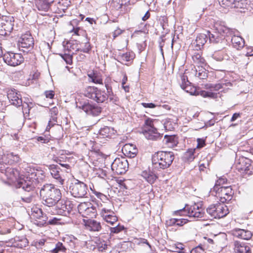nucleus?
<instances>
[{"instance_id": "nucleus-51", "label": "nucleus", "mask_w": 253, "mask_h": 253, "mask_svg": "<svg viewBox=\"0 0 253 253\" xmlns=\"http://www.w3.org/2000/svg\"><path fill=\"white\" fill-rule=\"evenodd\" d=\"M124 228L125 227L123 225L118 224L116 227L110 228V232L111 233L117 234L123 231Z\"/></svg>"}, {"instance_id": "nucleus-14", "label": "nucleus", "mask_w": 253, "mask_h": 253, "mask_svg": "<svg viewBox=\"0 0 253 253\" xmlns=\"http://www.w3.org/2000/svg\"><path fill=\"white\" fill-rule=\"evenodd\" d=\"M218 191H214L220 198V201L222 203L230 201L232 198V190L230 186H222L217 189Z\"/></svg>"}, {"instance_id": "nucleus-52", "label": "nucleus", "mask_w": 253, "mask_h": 253, "mask_svg": "<svg viewBox=\"0 0 253 253\" xmlns=\"http://www.w3.org/2000/svg\"><path fill=\"white\" fill-rule=\"evenodd\" d=\"M99 211H100V214L103 218H104V216L105 215H108L109 216L110 215L115 214L112 209H99Z\"/></svg>"}, {"instance_id": "nucleus-18", "label": "nucleus", "mask_w": 253, "mask_h": 253, "mask_svg": "<svg viewBox=\"0 0 253 253\" xmlns=\"http://www.w3.org/2000/svg\"><path fill=\"white\" fill-rule=\"evenodd\" d=\"M232 86V84L229 82H225V83H220L218 84H208L205 85V88L209 89V92H213V91H222L229 89ZM217 96V94H216Z\"/></svg>"}, {"instance_id": "nucleus-22", "label": "nucleus", "mask_w": 253, "mask_h": 253, "mask_svg": "<svg viewBox=\"0 0 253 253\" xmlns=\"http://www.w3.org/2000/svg\"><path fill=\"white\" fill-rule=\"evenodd\" d=\"M0 171L2 173H4L7 178L12 181L17 179L19 176V171L14 169L11 168H5L4 166H2L0 164Z\"/></svg>"}, {"instance_id": "nucleus-64", "label": "nucleus", "mask_w": 253, "mask_h": 253, "mask_svg": "<svg viewBox=\"0 0 253 253\" xmlns=\"http://www.w3.org/2000/svg\"><path fill=\"white\" fill-rule=\"evenodd\" d=\"M95 195L97 198H99L101 200L106 199V196L100 192H96Z\"/></svg>"}, {"instance_id": "nucleus-11", "label": "nucleus", "mask_w": 253, "mask_h": 253, "mask_svg": "<svg viewBox=\"0 0 253 253\" xmlns=\"http://www.w3.org/2000/svg\"><path fill=\"white\" fill-rule=\"evenodd\" d=\"M128 168V162L124 158L115 159L111 165L112 170L117 174L125 173Z\"/></svg>"}, {"instance_id": "nucleus-39", "label": "nucleus", "mask_w": 253, "mask_h": 253, "mask_svg": "<svg viewBox=\"0 0 253 253\" xmlns=\"http://www.w3.org/2000/svg\"><path fill=\"white\" fill-rule=\"evenodd\" d=\"M96 208L93 207L92 204L90 207L86 210L85 212L82 215L84 217H93L96 216Z\"/></svg>"}, {"instance_id": "nucleus-29", "label": "nucleus", "mask_w": 253, "mask_h": 253, "mask_svg": "<svg viewBox=\"0 0 253 253\" xmlns=\"http://www.w3.org/2000/svg\"><path fill=\"white\" fill-rule=\"evenodd\" d=\"M50 120L48 122V125L46 126V130H49L52 126L57 123V115L58 113V110L56 107H54L50 109Z\"/></svg>"}, {"instance_id": "nucleus-28", "label": "nucleus", "mask_w": 253, "mask_h": 253, "mask_svg": "<svg viewBox=\"0 0 253 253\" xmlns=\"http://www.w3.org/2000/svg\"><path fill=\"white\" fill-rule=\"evenodd\" d=\"M53 2V0H36L35 3L36 7L39 11L46 12L49 8L50 4Z\"/></svg>"}, {"instance_id": "nucleus-62", "label": "nucleus", "mask_w": 253, "mask_h": 253, "mask_svg": "<svg viewBox=\"0 0 253 253\" xmlns=\"http://www.w3.org/2000/svg\"><path fill=\"white\" fill-rule=\"evenodd\" d=\"M176 248L179 250L177 251L179 253H184L182 250H184V245L181 243H177L176 244Z\"/></svg>"}, {"instance_id": "nucleus-19", "label": "nucleus", "mask_w": 253, "mask_h": 253, "mask_svg": "<svg viewBox=\"0 0 253 253\" xmlns=\"http://www.w3.org/2000/svg\"><path fill=\"white\" fill-rule=\"evenodd\" d=\"M8 246L14 247L19 249H23L28 245V241L24 237L16 236L14 238L6 241Z\"/></svg>"}, {"instance_id": "nucleus-56", "label": "nucleus", "mask_w": 253, "mask_h": 253, "mask_svg": "<svg viewBox=\"0 0 253 253\" xmlns=\"http://www.w3.org/2000/svg\"><path fill=\"white\" fill-rule=\"evenodd\" d=\"M44 95L46 98L52 99L54 96V92L52 90H47L44 92Z\"/></svg>"}, {"instance_id": "nucleus-30", "label": "nucleus", "mask_w": 253, "mask_h": 253, "mask_svg": "<svg viewBox=\"0 0 253 253\" xmlns=\"http://www.w3.org/2000/svg\"><path fill=\"white\" fill-rule=\"evenodd\" d=\"M234 250L236 253H252L249 246L238 241L235 242Z\"/></svg>"}, {"instance_id": "nucleus-6", "label": "nucleus", "mask_w": 253, "mask_h": 253, "mask_svg": "<svg viewBox=\"0 0 253 253\" xmlns=\"http://www.w3.org/2000/svg\"><path fill=\"white\" fill-rule=\"evenodd\" d=\"M84 95L98 103L105 102L108 100V96L104 90H101L95 86H88L83 91Z\"/></svg>"}, {"instance_id": "nucleus-38", "label": "nucleus", "mask_w": 253, "mask_h": 253, "mask_svg": "<svg viewBox=\"0 0 253 253\" xmlns=\"http://www.w3.org/2000/svg\"><path fill=\"white\" fill-rule=\"evenodd\" d=\"M3 31H5V34L7 32L10 33L13 29V24L11 20H2Z\"/></svg>"}, {"instance_id": "nucleus-31", "label": "nucleus", "mask_w": 253, "mask_h": 253, "mask_svg": "<svg viewBox=\"0 0 253 253\" xmlns=\"http://www.w3.org/2000/svg\"><path fill=\"white\" fill-rule=\"evenodd\" d=\"M249 161V159H246L244 157L240 158L238 162L236 164L237 169L239 170L242 171H246L248 170V168L250 165L249 163L248 162Z\"/></svg>"}, {"instance_id": "nucleus-35", "label": "nucleus", "mask_w": 253, "mask_h": 253, "mask_svg": "<svg viewBox=\"0 0 253 253\" xmlns=\"http://www.w3.org/2000/svg\"><path fill=\"white\" fill-rule=\"evenodd\" d=\"M142 176L149 183L153 184L157 179V176L150 171H143L142 173Z\"/></svg>"}, {"instance_id": "nucleus-44", "label": "nucleus", "mask_w": 253, "mask_h": 253, "mask_svg": "<svg viewBox=\"0 0 253 253\" xmlns=\"http://www.w3.org/2000/svg\"><path fill=\"white\" fill-rule=\"evenodd\" d=\"M227 181V180L224 176L219 178V179L216 181L215 185L212 189V190L218 191L217 189L223 186V184L226 183Z\"/></svg>"}, {"instance_id": "nucleus-8", "label": "nucleus", "mask_w": 253, "mask_h": 253, "mask_svg": "<svg viewBox=\"0 0 253 253\" xmlns=\"http://www.w3.org/2000/svg\"><path fill=\"white\" fill-rule=\"evenodd\" d=\"M207 212L214 218H220L225 216L229 210L227 206L224 204H216L209 206L207 209Z\"/></svg>"}, {"instance_id": "nucleus-37", "label": "nucleus", "mask_w": 253, "mask_h": 253, "mask_svg": "<svg viewBox=\"0 0 253 253\" xmlns=\"http://www.w3.org/2000/svg\"><path fill=\"white\" fill-rule=\"evenodd\" d=\"M192 59L196 64L201 66V67L205 64V60L202 57L200 52L195 53L192 55Z\"/></svg>"}, {"instance_id": "nucleus-43", "label": "nucleus", "mask_w": 253, "mask_h": 253, "mask_svg": "<svg viewBox=\"0 0 253 253\" xmlns=\"http://www.w3.org/2000/svg\"><path fill=\"white\" fill-rule=\"evenodd\" d=\"M134 58V54L130 52H126L120 55V59L124 62L130 61Z\"/></svg>"}, {"instance_id": "nucleus-60", "label": "nucleus", "mask_w": 253, "mask_h": 253, "mask_svg": "<svg viewBox=\"0 0 253 253\" xmlns=\"http://www.w3.org/2000/svg\"><path fill=\"white\" fill-rule=\"evenodd\" d=\"M141 105L144 108H154L156 107V105L152 103H142Z\"/></svg>"}, {"instance_id": "nucleus-15", "label": "nucleus", "mask_w": 253, "mask_h": 253, "mask_svg": "<svg viewBox=\"0 0 253 253\" xmlns=\"http://www.w3.org/2000/svg\"><path fill=\"white\" fill-rule=\"evenodd\" d=\"M186 92L189 93L191 95H201L204 98H216L217 95L216 93L208 92V91L202 90H196L194 87L191 85L186 86L183 89Z\"/></svg>"}, {"instance_id": "nucleus-26", "label": "nucleus", "mask_w": 253, "mask_h": 253, "mask_svg": "<svg viewBox=\"0 0 253 253\" xmlns=\"http://www.w3.org/2000/svg\"><path fill=\"white\" fill-rule=\"evenodd\" d=\"M207 36L206 34H201L197 36L193 45L195 46V50H201L207 42Z\"/></svg>"}, {"instance_id": "nucleus-2", "label": "nucleus", "mask_w": 253, "mask_h": 253, "mask_svg": "<svg viewBox=\"0 0 253 253\" xmlns=\"http://www.w3.org/2000/svg\"><path fill=\"white\" fill-rule=\"evenodd\" d=\"M174 156L172 152L158 151L152 156L153 169L160 170L169 168L172 164Z\"/></svg>"}, {"instance_id": "nucleus-27", "label": "nucleus", "mask_w": 253, "mask_h": 253, "mask_svg": "<svg viewBox=\"0 0 253 253\" xmlns=\"http://www.w3.org/2000/svg\"><path fill=\"white\" fill-rule=\"evenodd\" d=\"M85 226L86 229L91 231H99L101 229L100 223L93 219H88L85 221Z\"/></svg>"}, {"instance_id": "nucleus-59", "label": "nucleus", "mask_w": 253, "mask_h": 253, "mask_svg": "<svg viewBox=\"0 0 253 253\" xmlns=\"http://www.w3.org/2000/svg\"><path fill=\"white\" fill-rule=\"evenodd\" d=\"M122 33V30L119 28H117L112 33L113 39H115L116 37L120 35Z\"/></svg>"}, {"instance_id": "nucleus-23", "label": "nucleus", "mask_w": 253, "mask_h": 253, "mask_svg": "<svg viewBox=\"0 0 253 253\" xmlns=\"http://www.w3.org/2000/svg\"><path fill=\"white\" fill-rule=\"evenodd\" d=\"M231 232L234 237L246 240H250L252 236V233L250 230L240 228H235Z\"/></svg>"}, {"instance_id": "nucleus-5", "label": "nucleus", "mask_w": 253, "mask_h": 253, "mask_svg": "<svg viewBox=\"0 0 253 253\" xmlns=\"http://www.w3.org/2000/svg\"><path fill=\"white\" fill-rule=\"evenodd\" d=\"M156 122V120L148 118L145 120L142 127L141 132L148 140H157L162 137V135L158 132L157 129L154 126V123Z\"/></svg>"}, {"instance_id": "nucleus-16", "label": "nucleus", "mask_w": 253, "mask_h": 253, "mask_svg": "<svg viewBox=\"0 0 253 253\" xmlns=\"http://www.w3.org/2000/svg\"><path fill=\"white\" fill-rule=\"evenodd\" d=\"M7 96L11 105L17 108L21 107L22 104V100L18 91L15 89H10L7 91Z\"/></svg>"}, {"instance_id": "nucleus-20", "label": "nucleus", "mask_w": 253, "mask_h": 253, "mask_svg": "<svg viewBox=\"0 0 253 253\" xmlns=\"http://www.w3.org/2000/svg\"><path fill=\"white\" fill-rule=\"evenodd\" d=\"M48 167L52 177L59 184L62 185L64 182V179L62 175L61 169L58 166L55 165H50Z\"/></svg>"}, {"instance_id": "nucleus-47", "label": "nucleus", "mask_w": 253, "mask_h": 253, "mask_svg": "<svg viewBox=\"0 0 253 253\" xmlns=\"http://www.w3.org/2000/svg\"><path fill=\"white\" fill-rule=\"evenodd\" d=\"M32 103L29 104L26 102H22V104L21 107H22V112L24 115L29 114L30 109L32 108Z\"/></svg>"}, {"instance_id": "nucleus-46", "label": "nucleus", "mask_w": 253, "mask_h": 253, "mask_svg": "<svg viewBox=\"0 0 253 253\" xmlns=\"http://www.w3.org/2000/svg\"><path fill=\"white\" fill-rule=\"evenodd\" d=\"M91 205L90 203H81L78 207L79 212L83 215Z\"/></svg>"}, {"instance_id": "nucleus-45", "label": "nucleus", "mask_w": 253, "mask_h": 253, "mask_svg": "<svg viewBox=\"0 0 253 253\" xmlns=\"http://www.w3.org/2000/svg\"><path fill=\"white\" fill-rule=\"evenodd\" d=\"M103 219L108 223H109L111 225H113L115 222L117 221L118 218L115 214H114L113 215H110L109 216L108 215H105L104 216Z\"/></svg>"}, {"instance_id": "nucleus-33", "label": "nucleus", "mask_w": 253, "mask_h": 253, "mask_svg": "<svg viewBox=\"0 0 253 253\" xmlns=\"http://www.w3.org/2000/svg\"><path fill=\"white\" fill-rule=\"evenodd\" d=\"M89 81L96 84H103V80L101 76L97 72H91L87 74Z\"/></svg>"}, {"instance_id": "nucleus-57", "label": "nucleus", "mask_w": 253, "mask_h": 253, "mask_svg": "<svg viewBox=\"0 0 253 253\" xmlns=\"http://www.w3.org/2000/svg\"><path fill=\"white\" fill-rule=\"evenodd\" d=\"M108 245L106 242L105 241H103L100 242V243L98 245V248L99 251H103L107 248Z\"/></svg>"}, {"instance_id": "nucleus-49", "label": "nucleus", "mask_w": 253, "mask_h": 253, "mask_svg": "<svg viewBox=\"0 0 253 253\" xmlns=\"http://www.w3.org/2000/svg\"><path fill=\"white\" fill-rule=\"evenodd\" d=\"M181 83H180V87L183 89L186 86L191 85V83L188 81L187 76L182 75L181 77Z\"/></svg>"}, {"instance_id": "nucleus-17", "label": "nucleus", "mask_w": 253, "mask_h": 253, "mask_svg": "<svg viewBox=\"0 0 253 253\" xmlns=\"http://www.w3.org/2000/svg\"><path fill=\"white\" fill-rule=\"evenodd\" d=\"M70 203V201H65L60 199L56 204L57 213L59 215L68 216L72 209Z\"/></svg>"}, {"instance_id": "nucleus-25", "label": "nucleus", "mask_w": 253, "mask_h": 253, "mask_svg": "<svg viewBox=\"0 0 253 253\" xmlns=\"http://www.w3.org/2000/svg\"><path fill=\"white\" fill-rule=\"evenodd\" d=\"M122 151L125 155L129 158H134L137 153V148L131 144H125L122 148Z\"/></svg>"}, {"instance_id": "nucleus-1", "label": "nucleus", "mask_w": 253, "mask_h": 253, "mask_svg": "<svg viewBox=\"0 0 253 253\" xmlns=\"http://www.w3.org/2000/svg\"><path fill=\"white\" fill-rule=\"evenodd\" d=\"M42 203L48 207L56 205L61 198L60 190L51 184L44 185L40 190Z\"/></svg>"}, {"instance_id": "nucleus-10", "label": "nucleus", "mask_w": 253, "mask_h": 253, "mask_svg": "<svg viewBox=\"0 0 253 253\" xmlns=\"http://www.w3.org/2000/svg\"><path fill=\"white\" fill-rule=\"evenodd\" d=\"M32 217L34 219V223L42 227L46 225L48 217L46 214L43 213L42 209L35 207L32 209Z\"/></svg>"}, {"instance_id": "nucleus-3", "label": "nucleus", "mask_w": 253, "mask_h": 253, "mask_svg": "<svg viewBox=\"0 0 253 253\" xmlns=\"http://www.w3.org/2000/svg\"><path fill=\"white\" fill-rule=\"evenodd\" d=\"M232 31L227 27L218 24H216L214 29L211 31H208V35L210 42L213 43H226L225 36H231Z\"/></svg>"}, {"instance_id": "nucleus-4", "label": "nucleus", "mask_w": 253, "mask_h": 253, "mask_svg": "<svg viewBox=\"0 0 253 253\" xmlns=\"http://www.w3.org/2000/svg\"><path fill=\"white\" fill-rule=\"evenodd\" d=\"M205 214L204 210L201 203H194L189 206L186 205L184 208L174 211L173 215L188 216L190 217L199 218L203 217Z\"/></svg>"}, {"instance_id": "nucleus-58", "label": "nucleus", "mask_w": 253, "mask_h": 253, "mask_svg": "<svg viewBox=\"0 0 253 253\" xmlns=\"http://www.w3.org/2000/svg\"><path fill=\"white\" fill-rule=\"evenodd\" d=\"M204 250L200 246H198L196 248L193 249L191 252V253H203Z\"/></svg>"}, {"instance_id": "nucleus-24", "label": "nucleus", "mask_w": 253, "mask_h": 253, "mask_svg": "<svg viewBox=\"0 0 253 253\" xmlns=\"http://www.w3.org/2000/svg\"><path fill=\"white\" fill-rule=\"evenodd\" d=\"M221 5L231 8H242L245 5L244 0H218Z\"/></svg>"}, {"instance_id": "nucleus-41", "label": "nucleus", "mask_w": 253, "mask_h": 253, "mask_svg": "<svg viewBox=\"0 0 253 253\" xmlns=\"http://www.w3.org/2000/svg\"><path fill=\"white\" fill-rule=\"evenodd\" d=\"M199 70H196L195 76L198 77L200 79H205L208 77V74L206 70L203 68H200Z\"/></svg>"}, {"instance_id": "nucleus-63", "label": "nucleus", "mask_w": 253, "mask_h": 253, "mask_svg": "<svg viewBox=\"0 0 253 253\" xmlns=\"http://www.w3.org/2000/svg\"><path fill=\"white\" fill-rule=\"evenodd\" d=\"M176 219L177 218H171L169 220L167 221V224L169 226H173L176 225Z\"/></svg>"}, {"instance_id": "nucleus-32", "label": "nucleus", "mask_w": 253, "mask_h": 253, "mask_svg": "<svg viewBox=\"0 0 253 253\" xmlns=\"http://www.w3.org/2000/svg\"><path fill=\"white\" fill-rule=\"evenodd\" d=\"M231 42L233 46L237 49L242 48L245 45L244 40L240 36L233 35L231 38Z\"/></svg>"}, {"instance_id": "nucleus-12", "label": "nucleus", "mask_w": 253, "mask_h": 253, "mask_svg": "<svg viewBox=\"0 0 253 253\" xmlns=\"http://www.w3.org/2000/svg\"><path fill=\"white\" fill-rule=\"evenodd\" d=\"M77 107L83 110L87 115L92 116H98L102 111L101 107L89 102H84L83 104L80 103L79 104H77Z\"/></svg>"}, {"instance_id": "nucleus-7", "label": "nucleus", "mask_w": 253, "mask_h": 253, "mask_svg": "<svg viewBox=\"0 0 253 253\" xmlns=\"http://www.w3.org/2000/svg\"><path fill=\"white\" fill-rule=\"evenodd\" d=\"M17 187L19 188H21L24 191L21 196L22 201L26 203H31L34 195V186L32 183L30 181L27 182L24 179H20L18 182Z\"/></svg>"}, {"instance_id": "nucleus-21", "label": "nucleus", "mask_w": 253, "mask_h": 253, "mask_svg": "<svg viewBox=\"0 0 253 253\" xmlns=\"http://www.w3.org/2000/svg\"><path fill=\"white\" fill-rule=\"evenodd\" d=\"M19 45L22 48H32L34 46V39L29 32L22 35L18 41Z\"/></svg>"}, {"instance_id": "nucleus-13", "label": "nucleus", "mask_w": 253, "mask_h": 253, "mask_svg": "<svg viewBox=\"0 0 253 253\" xmlns=\"http://www.w3.org/2000/svg\"><path fill=\"white\" fill-rule=\"evenodd\" d=\"M4 61L8 65L16 66L20 65L23 61L22 55L19 53L8 52L3 56Z\"/></svg>"}, {"instance_id": "nucleus-53", "label": "nucleus", "mask_w": 253, "mask_h": 253, "mask_svg": "<svg viewBox=\"0 0 253 253\" xmlns=\"http://www.w3.org/2000/svg\"><path fill=\"white\" fill-rule=\"evenodd\" d=\"M197 145L196 149H201L206 145L205 140L202 138H198Z\"/></svg>"}, {"instance_id": "nucleus-36", "label": "nucleus", "mask_w": 253, "mask_h": 253, "mask_svg": "<svg viewBox=\"0 0 253 253\" xmlns=\"http://www.w3.org/2000/svg\"><path fill=\"white\" fill-rule=\"evenodd\" d=\"M196 148L188 149L184 154V160L188 162L193 161L196 157Z\"/></svg>"}, {"instance_id": "nucleus-9", "label": "nucleus", "mask_w": 253, "mask_h": 253, "mask_svg": "<svg viewBox=\"0 0 253 253\" xmlns=\"http://www.w3.org/2000/svg\"><path fill=\"white\" fill-rule=\"evenodd\" d=\"M71 194L75 197L83 198L87 194L88 188L86 184L77 180V182L72 183L70 186Z\"/></svg>"}, {"instance_id": "nucleus-50", "label": "nucleus", "mask_w": 253, "mask_h": 253, "mask_svg": "<svg viewBox=\"0 0 253 253\" xmlns=\"http://www.w3.org/2000/svg\"><path fill=\"white\" fill-rule=\"evenodd\" d=\"M107 96H108V99L109 101L114 103L117 104L118 102V97L114 94L113 91L112 90V92H107Z\"/></svg>"}, {"instance_id": "nucleus-48", "label": "nucleus", "mask_w": 253, "mask_h": 253, "mask_svg": "<svg viewBox=\"0 0 253 253\" xmlns=\"http://www.w3.org/2000/svg\"><path fill=\"white\" fill-rule=\"evenodd\" d=\"M113 83V81L112 80L111 78L107 77L105 79L104 84L107 92H112V84Z\"/></svg>"}, {"instance_id": "nucleus-55", "label": "nucleus", "mask_w": 253, "mask_h": 253, "mask_svg": "<svg viewBox=\"0 0 253 253\" xmlns=\"http://www.w3.org/2000/svg\"><path fill=\"white\" fill-rule=\"evenodd\" d=\"M91 49L90 44L89 42H86L84 43V47L81 50L82 51L88 53Z\"/></svg>"}, {"instance_id": "nucleus-61", "label": "nucleus", "mask_w": 253, "mask_h": 253, "mask_svg": "<svg viewBox=\"0 0 253 253\" xmlns=\"http://www.w3.org/2000/svg\"><path fill=\"white\" fill-rule=\"evenodd\" d=\"M37 140L43 143H47L49 142L48 138L45 136H39L37 138Z\"/></svg>"}, {"instance_id": "nucleus-42", "label": "nucleus", "mask_w": 253, "mask_h": 253, "mask_svg": "<svg viewBox=\"0 0 253 253\" xmlns=\"http://www.w3.org/2000/svg\"><path fill=\"white\" fill-rule=\"evenodd\" d=\"M66 249L63 246V244L61 242H58L55 246V248H54L52 251V253H64L66 252Z\"/></svg>"}, {"instance_id": "nucleus-34", "label": "nucleus", "mask_w": 253, "mask_h": 253, "mask_svg": "<svg viewBox=\"0 0 253 253\" xmlns=\"http://www.w3.org/2000/svg\"><path fill=\"white\" fill-rule=\"evenodd\" d=\"M164 141L169 147H173L178 143L177 137L175 135H166Z\"/></svg>"}, {"instance_id": "nucleus-40", "label": "nucleus", "mask_w": 253, "mask_h": 253, "mask_svg": "<svg viewBox=\"0 0 253 253\" xmlns=\"http://www.w3.org/2000/svg\"><path fill=\"white\" fill-rule=\"evenodd\" d=\"M111 134V129L108 126H105L100 129L98 137L99 138H106L108 137Z\"/></svg>"}, {"instance_id": "nucleus-54", "label": "nucleus", "mask_w": 253, "mask_h": 253, "mask_svg": "<svg viewBox=\"0 0 253 253\" xmlns=\"http://www.w3.org/2000/svg\"><path fill=\"white\" fill-rule=\"evenodd\" d=\"M188 220L185 218H177L176 219V225L178 226H182L186 223H187Z\"/></svg>"}]
</instances>
